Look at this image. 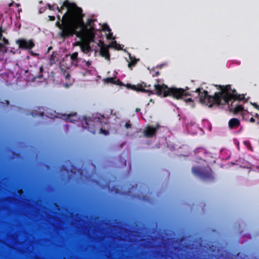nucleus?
<instances>
[{
  "instance_id": "obj_33",
  "label": "nucleus",
  "mask_w": 259,
  "mask_h": 259,
  "mask_svg": "<svg viewBox=\"0 0 259 259\" xmlns=\"http://www.w3.org/2000/svg\"><path fill=\"white\" fill-rule=\"evenodd\" d=\"M101 120V119L100 118V117H98L97 121L99 122H102Z\"/></svg>"
},
{
  "instance_id": "obj_31",
  "label": "nucleus",
  "mask_w": 259,
  "mask_h": 259,
  "mask_svg": "<svg viewBox=\"0 0 259 259\" xmlns=\"http://www.w3.org/2000/svg\"><path fill=\"white\" fill-rule=\"evenodd\" d=\"M250 121L251 122H254L255 121V119L253 117H251L250 119Z\"/></svg>"
},
{
  "instance_id": "obj_32",
  "label": "nucleus",
  "mask_w": 259,
  "mask_h": 259,
  "mask_svg": "<svg viewBox=\"0 0 259 259\" xmlns=\"http://www.w3.org/2000/svg\"><path fill=\"white\" fill-rule=\"evenodd\" d=\"M85 61H86L85 60L81 59V60L80 61V62H81L82 63H84Z\"/></svg>"
},
{
  "instance_id": "obj_23",
  "label": "nucleus",
  "mask_w": 259,
  "mask_h": 259,
  "mask_svg": "<svg viewBox=\"0 0 259 259\" xmlns=\"http://www.w3.org/2000/svg\"><path fill=\"white\" fill-rule=\"evenodd\" d=\"M3 41L5 45H8L9 44V41L7 39H6L5 37L3 38Z\"/></svg>"
},
{
  "instance_id": "obj_20",
  "label": "nucleus",
  "mask_w": 259,
  "mask_h": 259,
  "mask_svg": "<svg viewBox=\"0 0 259 259\" xmlns=\"http://www.w3.org/2000/svg\"><path fill=\"white\" fill-rule=\"evenodd\" d=\"M100 133L105 135H108L109 134V132L108 131L104 130L102 128H100Z\"/></svg>"
},
{
  "instance_id": "obj_1",
  "label": "nucleus",
  "mask_w": 259,
  "mask_h": 259,
  "mask_svg": "<svg viewBox=\"0 0 259 259\" xmlns=\"http://www.w3.org/2000/svg\"><path fill=\"white\" fill-rule=\"evenodd\" d=\"M63 6L66 7L67 11L61 18L59 15L57 16L58 21L55 24L60 30L58 35L61 38L65 39L73 35L76 37L86 36L90 39L95 37L94 20L89 18L84 23V15L82 9L68 0L64 1Z\"/></svg>"
},
{
  "instance_id": "obj_10",
  "label": "nucleus",
  "mask_w": 259,
  "mask_h": 259,
  "mask_svg": "<svg viewBox=\"0 0 259 259\" xmlns=\"http://www.w3.org/2000/svg\"><path fill=\"white\" fill-rule=\"evenodd\" d=\"M130 61L128 64V67L132 69L134 67L136 66L137 62L139 61V59H136L135 57L130 56Z\"/></svg>"
},
{
  "instance_id": "obj_8",
  "label": "nucleus",
  "mask_w": 259,
  "mask_h": 259,
  "mask_svg": "<svg viewBox=\"0 0 259 259\" xmlns=\"http://www.w3.org/2000/svg\"><path fill=\"white\" fill-rule=\"evenodd\" d=\"M70 59L71 64L75 67H77L79 65L80 61L81 60V58L78 57V53L75 52L70 55Z\"/></svg>"
},
{
  "instance_id": "obj_17",
  "label": "nucleus",
  "mask_w": 259,
  "mask_h": 259,
  "mask_svg": "<svg viewBox=\"0 0 259 259\" xmlns=\"http://www.w3.org/2000/svg\"><path fill=\"white\" fill-rule=\"evenodd\" d=\"M7 48L5 47L4 44L0 43V53L2 52L5 54L7 52Z\"/></svg>"
},
{
  "instance_id": "obj_15",
  "label": "nucleus",
  "mask_w": 259,
  "mask_h": 259,
  "mask_svg": "<svg viewBox=\"0 0 259 259\" xmlns=\"http://www.w3.org/2000/svg\"><path fill=\"white\" fill-rule=\"evenodd\" d=\"M104 30L109 32V34L107 35V38L111 39V36L112 35V33L111 32V29L110 28L109 26L106 25L104 27Z\"/></svg>"
},
{
  "instance_id": "obj_4",
  "label": "nucleus",
  "mask_w": 259,
  "mask_h": 259,
  "mask_svg": "<svg viewBox=\"0 0 259 259\" xmlns=\"http://www.w3.org/2000/svg\"><path fill=\"white\" fill-rule=\"evenodd\" d=\"M16 43L18 45L19 48L22 50H30L35 46L32 39L27 40L24 38H21L17 40Z\"/></svg>"
},
{
  "instance_id": "obj_27",
  "label": "nucleus",
  "mask_w": 259,
  "mask_h": 259,
  "mask_svg": "<svg viewBox=\"0 0 259 259\" xmlns=\"http://www.w3.org/2000/svg\"><path fill=\"white\" fill-rule=\"evenodd\" d=\"M252 105L255 108L259 110V106L255 103L252 104Z\"/></svg>"
},
{
  "instance_id": "obj_7",
  "label": "nucleus",
  "mask_w": 259,
  "mask_h": 259,
  "mask_svg": "<svg viewBox=\"0 0 259 259\" xmlns=\"http://www.w3.org/2000/svg\"><path fill=\"white\" fill-rule=\"evenodd\" d=\"M111 46H106L103 42H102V45L100 46V53L102 57H104L106 60H110V54L108 50Z\"/></svg>"
},
{
  "instance_id": "obj_21",
  "label": "nucleus",
  "mask_w": 259,
  "mask_h": 259,
  "mask_svg": "<svg viewBox=\"0 0 259 259\" xmlns=\"http://www.w3.org/2000/svg\"><path fill=\"white\" fill-rule=\"evenodd\" d=\"M92 62L90 61H85L84 64L85 66L87 67H89L91 65Z\"/></svg>"
},
{
  "instance_id": "obj_19",
  "label": "nucleus",
  "mask_w": 259,
  "mask_h": 259,
  "mask_svg": "<svg viewBox=\"0 0 259 259\" xmlns=\"http://www.w3.org/2000/svg\"><path fill=\"white\" fill-rule=\"evenodd\" d=\"M44 114V112H40L38 113H36L34 112H31V114L33 116H43Z\"/></svg>"
},
{
  "instance_id": "obj_26",
  "label": "nucleus",
  "mask_w": 259,
  "mask_h": 259,
  "mask_svg": "<svg viewBox=\"0 0 259 259\" xmlns=\"http://www.w3.org/2000/svg\"><path fill=\"white\" fill-rule=\"evenodd\" d=\"M29 53L31 55L33 56H37L38 55V54H36V53H34L33 52V51H29Z\"/></svg>"
},
{
  "instance_id": "obj_18",
  "label": "nucleus",
  "mask_w": 259,
  "mask_h": 259,
  "mask_svg": "<svg viewBox=\"0 0 259 259\" xmlns=\"http://www.w3.org/2000/svg\"><path fill=\"white\" fill-rule=\"evenodd\" d=\"M39 72H40V74H39V75H38L37 76H36V78H38V79H40V78H42V72H43V71H44V68H43V67H42V66H40V67H39Z\"/></svg>"
},
{
  "instance_id": "obj_30",
  "label": "nucleus",
  "mask_w": 259,
  "mask_h": 259,
  "mask_svg": "<svg viewBox=\"0 0 259 259\" xmlns=\"http://www.w3.org/2000/svg\"><path fill=\"white\" fill-rule=\"evenodd\" d=\"M52 5H51V4H48V8H49V9L50 10H54V8H53L52 7Z\"/></svg>"
},
{
  "instance_id": "obj_29",
  "label": "nucleus",
  "mask_w": 259,
  "mask_h": 259,
  "mask_svg": "<svg viewBox=\"0 0 259 259\" xmlns=\"http://www.w3.org/2000/svg\"><path fill=\"white\" fill-rule=\"evenodd\" d=\"M2 33H3L2 28V27H0V40L1 39L2 36H3Z\"/></svg>"
},
{
  "instance_id": "obj_13",
  "label": "nucleus",
  "mask_w": 259,
  "mask_h": 259,
  "mask_svg": "<svg viewBox=\"0 0 259 259\" xmlns=\"http://www.w3.org/2000/svg\"><path fill=\"white\" fill-rule=\"evenodd\" d=\"M52 7L53 8H54L53 11H54L55 10H57L58 12L59 13H62V10L63 9V8L64 7V6H63L62 5V6L60 8H59L57 4H54L53 5H52ZM65 8H66V7H65Z\"/></svg>"
},
{
  "instance_id": "obj_11",
  "label": "nucleus",
  "mask_w": 259,
  "mask_h": 259,
  "mask_svg": "<svg viewBox=\"0 0 259 259\" xmlns=\"http://www.w3.org/2000/svg\"><path fill=\"white\" fill-rule=\"evenodd\" d=\"M104 80L107 83H110L115 84H120L121 83L119 79L116 80L113 77H107L104 79Z\"/></svg>"
},
{
  "instance_id": "obj_28",
  "label": "nucleus",
  "mask_w": 259,
  "mask_h": 259,
  "mask_svg": "<svg viewBox=\"0 0 259 259\" xmlns=\"http://www.w3.org/2000/svg\"><path fill=\"white\" fill-rule=\"evenodd\" d=\"M185 102L186 103H187V102H193V100H192V98H188L187 99H185Z\"/></svg>"
},
{
  "instance_id": "obj_9",
  "label": "nucleus",
  "mask_w": 259,
  "mask_h": 259,
  "mask_svg": "<svg viewBox=\"0 0 259 259\" xmlns=\"http://www.w3.org/2000/svg\"><path fill=\"white\" fill-rule=\"evenodd\" d=\"M240 125V120L236 118H233L229 120L228 125L230 129H236Z\"/></svg>"
},
{
  "instance_id": "obj_22",
  "label": "nucleus",
  "mask_w": 259,
  "mask_h": 259,
  "mask_svg": "<svg viewBox=\"0 0 259 259\" xmlns=\"http://www.w3.org/2000/svg\"><path fill=\"white\" fill-rule=\"evenodd\" d=\"M124 126L127 129L130 128L132 127V124L130 123V122H128L125 124Z\"/></svg>"
},
{
  "instance_id": "obj_6",
  "label": "nucleus",
  "mask_w": 259,
  "mask_h": 259,
  "mask_svg": "<svg viewBox=\"0 0 259 259\" xmlns=\"http://www.w3.org/2000/svg\"><path fill=\"white\" fill-rule=\"evenodd\" d=\"M159 127V125H157L156 127L150 125L147 126L144 131V134L146 137L151 138L156 135V132Z\"/></svg>"
},
{
  "instance_id": "obj_14",
  "label": "nucleus",
  "mask_w": 259,
  "mask_h": 259,
  "mask_svg": "<svg viewBox=\"0 0 259 259\" xmlns=\"http://www.w3.org/2000/svg\"><path fill=\"white\" fill-rule=\"evenodd\" d=\"M243 110V107L241 105L236 106L234 109V113L237 114Z\"/></svg>"
},
{
  "instance_id": "obj_25",
  "label": "nucleus",
  "mask_w": 259,
  "mask_h": 259,
  "mask_svg": "<svg viewBox=\"0 0 259 259\" xmlns=\"http://www.w3.org/2000/svg\"><path fill=\"white\" fill-rule=\"evenodd\" d=\"M159 75V71H158L154 72V73H153V74H152V76H153V77H154V76H158Z\"/></svg>"
},
{
  "instance_id": "obj_24",
  "label": "nucleus",
  "mask_w": 259,
  "mask_h": 259,
  "mask_svg": "<svg viewBox=\"0 0 259 259\" xmlns=\"http://www.w3.org/2000/svg\"><path fill=\"white\" fill-rule=\"evenodd\" d=\"M49 20L51 21H54L55 20V17L54 16H49Z\"/></svg>"
},
{
  "instance_id": "obj_5",
  "label": "nucleus",
  "mask_w": 259,
  "mask_h": 259,
  "mask_svg": "<svg viewBox=\"0 0 259 259\" xmlns=\"http://www.w3.org/2000/svg\"><path fill=\"white\" fill-rule=\"evenodd\" d=\"M82 40V42L80 46V49L84 53H88L92 51L90 46V44L94 41L95 37L90 39L89 37L83 36L82 37H78Z\"/></svg>"
},
{
  "instance_id": "obj_3",
  "label": "nucleus",
  "mask_w": 259,
  "mask_h": 259,
  "mask_svg": "<svg viewBox=\"0 0 259 259\" xmlns=\"http://www.w3.org/2000/svg\"><path fill=\"white\" fill-rule=\"evenodd\" d=\"M126 87L128 89H131L137 92L148 93L149 95L155 94L158 96L166 97L167 96L179 100L185 96H192L191 93L189 92V88L186 87L185 89L182 88H168L167 85L158 83L154 84L152 89L151 85H146V83L138 84L137 85L127 83Z\"/></svg>"
},
{
  "instance_id": "obj_2",
  "label": "nucleus",
  "mask_w": 259,
  "mask_h": 259,
  "mask_svg": "<svg viewBox=\"0 0 259 259\" xmlns=\"http://www.w3.org/2000/svg\"><path fill=\"white\" fill-rule=\"evenodd\" d=\"M220 92H215L213 96L209 95L207 91L203 90L202 88H198L195 91H191L197 94L199 100L201 103L207 105L209 107L213 105L219 106L229 104L232 100L241 101L242 98L238 95L236 90L232 89L231 85H215Z\"/></svg>"
},
{
  "instance_id": "obj_12",
  "label": "nucleus",
  "mask_w": 259,
  "mask_h": 259,
  "mask_svg": "<svg viewBox=\"0 0 259 259\" xmlns=\"http://www.w3.org/2000/svg\"><path fill=\"white\" fill-rule=\"evenodd\" d=\"M193 173L198 176L203 177V174L199 167H193L192 169Z\"/></svg>"
},
{
  "instance_id": "obj_34",
  "label": "nucleus",
  "mask_w": 259,
  "mask_h": 259,
  "mask_svg": "<svg viewBox=\"0 0 259 259\" xmlns=\"http://www.w3.org/2000/svg\"><path fill=\"white\" fill-rule=\"evenodd\" d=\"M140 110V109L136 108V112H139Z\"/></svg>"
},
{
  "instance_id": "obj_16",
  "label": "nucleus",
  "mask_w": 259,
  "mask_h": 259,
  "mask_svg": "<svg viewBox=\"0 0 259 259\" xmlns=\"http://www.w3.org/2000/svg\"><path fill=\"white\" fill-rule=\"evenodd\" d=\"M77 114L76 113H75L74 114H68V115H66V114H64V115H63V116H64L66 118V120L68 121H71V122H73V121L70 118L74 116V115H76Z\"/></svg>"
}]
</instances>
